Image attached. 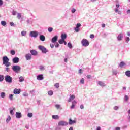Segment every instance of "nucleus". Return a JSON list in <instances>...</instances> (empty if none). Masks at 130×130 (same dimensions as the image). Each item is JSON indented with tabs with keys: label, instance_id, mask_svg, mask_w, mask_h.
Here are the masks:
<instances>
[{
	"label": "nucleus",
	"instance_id": "ddd939ff",
	"mask_svg": "<svg viewBox=\"0 0 130 130\" xmlns=\"http://www.w3.org/2000/svg\"><path fill=\"white\" fill-rule=\"evenodd\" d=\"M37 79L38 80H43L44 79L43 74H39L37 76Z\"/></svg>",
	"mask_w": 130,
	"mask_h": 130
},
{
	"label": "nucleus",
	"instance_id": "c03bdc74",
	"mask_svg": "<svg viewBox=\"0 0 130 130\" xmlns=\"http://www.w3.org/2000/svg\"><path fill=\"white\" fill-rule=\"evenodd\" d=\"M55 46L56 47V48H58V47H59L60 45H59V43H58V42H56V43L55 44Z\"/></svg>",
	"mask_w": 130,
	"mask_h": 130
},
{
	"label": "nucleus",
	"instance_id": "2eb2a0df",
	"mask_svg": "<svg viewBox=\"0 0 130 130\" xmlns=\"http://www.w3.org/2000/svg\"><path fill=\"white\" fill-rule=\"evenodd\" d=\"M21 92V89H17V88H15L14 90V94H20Z\"/></svg>",
	"mask_w": 130,
	"mask_h": 130
},
{
	"label": "nucleus",
	"instance_id": "4c0bfd02",
	"mask_svg": "<svg viewBox=\"0 0 130 130\" xmlns=\"http://www.w3.org/2000/svg\"><path fill=\"white\" fill-rule=\"evenodd\" d=\"M14 94H9V99L10 101H13Z\"/></svg>",
	"mask_w": 130,
	"mask_h": 130
},
{
	"label": "nucleus",
	"instance_id": "a18cd8bd",
	"mask_svg": "<svg viewBox=\"0 0 130 130\" xmlns=\"http://www.w3.org/2000/svg\"><path fill=\"white\" fill-rule=\"evenodd\" d=\"M12 13L13 16H15L17 14V12L16 11H15L14 10H13L12 12Z\"/></svg>",
	"mask_w": 130,
	"mask_h": 130
},
{
	"label": "nucleus",
	"instance_id": "603ef678",
	"mask_svg": "<svg viewBox=\"0 0 130 130\" xmlns=\"http://www.w3.org/2000/svg\"><path fill=\"white\" fill-rule=\"evenodd\" d=\"M95 37L94 35H93V34H91V35H90V38H91V39H93Z\"/></svg>",
	"mask_w": 130,
	"mask_h": 130
},
{
	"label": "nucleus",
	"instance_id": "79ce46f5",
	"mask_svg": "<svg viewBox=\"0 0 130 130\" xmlns=\"http://www.w3.org/2000/svg\"><path fill=\"white\" fill-rule=\"evenodd\" d=\"M27 24H31L32 23V19H30L28 20H27L26 21Z\"/></svg>",
	"mask_w": 130,
	"mask_h": 130
},
{
	"label": "nucleus",
	"instance_id": "6e6552de",
	"mask_svg": "<svg viewBox=\"0 0 130 130\" xmlns=\"http://www.w3.org/2000/svg\"><path fill=\"white\" fill-rule=\"evenodd\" d=\"M58 36H57V35H55L51 39L52 43H55V44H56L57 41L58 40Z\"/></svg>",
	"mask_w": 130,
	"mask_h": 130
},
{
	"label": "nucleus",
	"instance_id": "a211bd4d",
	"mask_svg": "<svg viewBox=\"0 0 130 130\" xmlns=\"http://www.w3.org/2000/svg\"><path fill=\"white\" fill-rule=\"evenodd\" d=\"M39 39L41 41L44 42V41H45V36H44V35H40Z\"/></svg>",
	"mask_w": 130,
	"mask_h": 130
},
{
	"label": "nucleus",
	"instance_id": "72a5a7b5",
	"mask_svg": "<svg viewBox=\"0 0 130 130\" xmlns=\"http://www.w3.org/2000/svg\"><path fill=\"white\" fill-rule=\"evenodd\" d=\"M6 96L5 92H1V98H4Z\"/></svg>",
	"mask_w": 130,
	"mask_h": 130
},
{
	"label": "nucleus",
	"instance_id": "473e14b6",
	"mask_svg": "<svg viewBox=\"0 0 130 130\" xmlns=\"http://www.w3.org/2000/svg\"><path fill=\"white\" fill-rule=\"evenodd\" d=\"M124 65H125V62L122 61L120 62V64H119L120 67H123V66H124Z\"/></svg>",
	"mask_w": 130,
	"mask_h": 130
},
{
	"label": "nucleus",
	"instance_id": "ea45409f",
	"mask_svg": "<svg viewBox=\"0 0 130 130\" xmlns=\"http://www.w3.org/2000/svg\"><path fill=\"white\" fill-rule=\"evenodd\" d=\"M48 31L49 33H51V32H52V31H53V28H51L50 27L49 28H48Z\"/></svg>",
	"mask_w": 130,
	"mask_h": 130
},
{
	"label": "nucleus",
	"instance_id": "20e7f679",
	"mask_svg": "<svg viewBox=\"0 0 130 130\" xmlns=\"http://www.w3.org/2000/svg\"><path fill=\"white\" fill-rule=\"evenodd\" d=\"M5 80L6 82L8 83H12L13 82V78L10 75H5Z\"/></svg>",
	"mask_w": 130,
	"mask_h": 130
},
{
	"label": "nucleus",
	"instance_id": "412c9836",
	"mask_svg": "<svg viewBox=\"0 0 130 130\" xmlns=\"http://www.w3.org/2000/svg\"><path fill=\"white\" fill-rule=\"evenodd\" d=\"M58 43L59 44H63L62 34H61V39L58 40Z\"/></svg>",
	"mask_w": 130,
	"mask_h": 130
},
{
	"label": "nucleus",
	"instance_id": "5701e85b",
	"mask_svg": "<svg viewBox=\"0 0 130 130\" xmlns=\"http://www.w3.org/2000/svg\"><path fill=\"white\" fill-rule=\"evenodd\" d=\"M52 118H53L54 119H59V116L57 114H56V115H52Z\"/></svg>",
	"mask_w": 130,
	"mask_h": 130
},
{
	"label": "nucleus",
	"instance_id": "680f3d73",
	"mask_svg": "<svg viewBox=\"0 0 130 130\" xmlns=\"http://www.w3.org/2000/svg\"><path fill=\"white\" fill-rule=\"evenodd\" d=\"M115 130H120V126H117L116 127H115Z\"/></svg>",
	"mask_w": 130,
	"mask_h": 130
},
{
	"label": "nucleus",
	"instance_id": "5fc2aeb1",
	"mask_svg": "<svg viewBox=\"0 0 130 130\" xmlns=\"http://www.w3.org/2000/svg\"><path fill=\"white\" fill-rule=\"evenodd\" d=\"M10 26H11V27H13L14 26H15V24L14 23H13L12 22H11L10 23Z\"/></svg>",
	"mask_w": 130,
	"mask_h": 130
},
{
	"label": "nucleus",
	"instance_id": "c9c22d12",
	"mask_svg": "<svg viewBox=\"0 0 130 130\" xmlns=\"http://www.w3.org/2000/svg\"><path fill=\"white\" fill-rule=\"evenodd\" d=\"M10 54H11V55H15L16 52H15V50H11Z\"/></svg>",
	"mask_w": 130,
	"mask_h": 130
},
{
	"label": "nucleus",
	"instance_id": "393cba45",
	"mask_svg": "<svg viewBox=\"0 0 130 130\" xmlns=\"http://www.w3.org/2000/svg\"><path fill=\"white\" fill-rule=\"evenodd\" d=\"M68 47H69L70 49H72V48H73V45L71 42H69V43H68Z\"/></svg>",
	"mask_w": 130,
	"mask_h": 130
},
{
	"label": "nucleus",
	"instance_id": "13d9d810",
	"mask_svg": "<svg viewBox=\"0 0 130 130\" xmlns=\"http://www.w3.org/2000/svg\"><path fill=\"white\" fill-rule=\"evenodd\" d=\"M55 107L58 109V108H60V105H55Z\"/></svg>",
	"mask_w": 130,
	"mask_h": 130
},
{
	"label": "nucleus",
	"instance_id": "1a4fd4ad",
	"mask_svg": "<svg viewBox=\"0 0 130 130\" xmlns=\"http://www.w3.org/2000/svg\"><path fill=\"white\" fill-rule=\"evenodd\" d=\"M30 53H31V55L32 56V55L33 56H37L38 54V52H37V51H36V50H30Z\"/></svg>",
	"mask_w": 130,
	"mask_h": 130
},
{
	"label": "nucleus",
	"instance_id": "f704fd0d",
	"mask_svg": "<svg viewBox=\"0 0 130 130\" xmlns=\"http://www.w3.org/2000/svg\"><path fill=\"white\" fill-rule=\"evenodd\" d=\"M48 94L51 96L53 95V91H52V90H49V91H48Z\"/></svg>",
	"mask_w": 130,
	"mask_h": 130
},
{
	"label": "nucleus",
	"instance_id": "f03ea898",
	"mask_svg": "<svg viewBox=\"0 0 130 130\" xmlns=\"http://www.w3.org/2000/svg\"><path fill=\"white\" fill-rule=\"evenodd\" d=\"M38 49L40 51H42V53H43V54H46L47 52H49L48 50L45 48V46H43L42 45H39L38 46Z\"/></svg>",
	"mask_w": 130,
	"mask_h": 130
},
{
	"label": "nucleus",
	"instance_id": "4468645a",
	"mask_svg": "<svg viewBox=\"0 0 130 130\" xmlns=\"http://www.w3.org/2000/svg\"><path fill=\"white\" fill-rule=\"evenodd\" d=\"M77 121L75 119H72V118H69V124L72 125L74 123H76Z\"/></svg>",
	"mask_w": 130,
	"mask_h": 130
},
{
	"label": "nucleus",
	"instance_id": "9d476101",
	"mask_svg": "<svg viewBox=\"0 0 130 130\" xmlns=\"http://www.w3.org/2000/svg\"><path fill=\"white\" fill-rule=\"evenodd\" d=\"M19 60L20 59L19 58H18V57H14L12 59L13 62L14 63H19Z\"/></svg>",
	"mask_w": 130,
	"mask_h": 130
},
{
	"label": "nucleus",
	"instance_id": "bf43d9fd",
	"mask_svg": "<svg viewBox=\"0 0 130 130\" xmlns=\"http://www.w3.org/2000/svg\"><path fill=\"white\" fill-rule=\"evenodd\" d=\"M91 75H87V78H88V79H91Z\"/></svg>",
	"mask_w": 130,
	"mask_h": 130
},
{
	"label": "nucleus",
	"instance_id": "cd10ccee",
	"mask_svg": "<svg viewBox=\"0 0 130 130\" xmlns=\"http://www.w3.org/2000/svg\"><path fill=\"white\" fill-rule=\"evenodd\" d=\"M4 79H5L4 75H0V82H2V81H3Z\"/></svg>",
	"mask_w": 130,
	"mask_h": 130
},
{
	"label": "nucleus",
	"instance_id": "864d4df0",
	"mask_svg": "<svg viewBox=\"0 0 130 130\" xmlns=\"http://www.w3.org/2000/svg\"><path fill=\"white\" fill-rule=\"evenodd\" d=\"M71 12L73 14H74L76 12V9H72L71 10Z\"/></svg>",
	"mask_w": 130,
	"mask_h": 130
},
{
	"label": "nucleus",
	"instance_id": "7c9ffc66",
	"mask_svg": "<svg viewBox=\"0 0 130 130\" xmlns=\"http://www.w3.org/2000/svg\"><path fill=\"white\" fill-rule=\"evenodd\" d=\"M125 40L126 43H128L130 41L129 37H125Z\"/></svg>",
	"mask_w": 130,
	"mask_h": 130
},
{
	"label": "nucleus",
	"instance_id": "2f4dec72",
	"mask_svg": "<svg viewBox=\"0 0 130 130\" xmlns=\"http://www.w3.org/2000/svg\"><path fill=\"white\" fill-rule=\"evenodd\" d=\"M27 116H28V117H32V116H33V113H32V112H28V113H27Z\"/></svg>",
	"mask_w": 130,
	"mask_h": 130
},
{
	"label": "nucleus",
	"instance_id": "9b49d317",
	"mask_svg": "<svg viewBox=\"0 0 130 130\" xmlns=\"http://www.w3.org/2000/svg\"><path fill=\"white\" fill-rule=\"evenodd\" d=\"M123 38V34H122V32H120L119 35H118V36L117 37V39L118 41H121Z\"/></svg>",
	"mask_w": 130,
	"mask_h": 130
},
{
	"label": "nucleus",
	"instance_id": "774afa93",
	"mask_svg": "<svg viewBox=\"0 0 130 130\" xmlns=\"http://www.w3.org/2000/svg\"><path fill=\"white\" fill-rule=\"evenodd\" d=\"M69 130H74V127L73 126H71L70 128H69Z\"/></svg>",
	"mask_w": 130,
	"mask_h": 130
},
{
	"label": "nucleus",
	"instance_id": "58836bf2",
	"mask_svg": "<svg viewBox=\"0 0 130 130\" xmlns=\"http://www.w3.org/2000/svg\"><path fill=\"white\" fill-rule=\"evenodd\" d=\"M11 117L10 115H8V118H6V122H9L10 121V120H11Z\"/></svg>",
	"mask_w": 130,
	"mask_h": 130
},
{
	"label": "nucleus",
	"instance_id": "69168bd1",
	"mask_svg": "<svg viewBox=\"0 0 130 130\" xmlns=\"http://www.w3.org/2000/svg\"><path fill=\"white\" fill-rule=\"evenodd\" d=\"M50 47H51V48H54V44H53V43L50 44Z\"/></svg>",
	"mask_w": 130,
	"mask_h": 130
},
{
	"label": "nucleus",
	"instance_id": "e2e57ef3",
	"mask_svg": "<svg viewBox=\"0 0 130 130\" xmlns=\"http://www.w3.org/2000/svg\"><path fill=\"white\" fill-rule=\"evenodd\" d=\"M78 28L80 29V27H81L82 25L81 24H77Z\"/></svg>",
	"mask_w": 130,
	"mask_h": 130
},
{
	"label": "nucleus",
	"instance_id": "f8f14e48",
	"mask_svg": "<svg viewBox=\"0 0 130 130\" xmlns=\"http://www.w3.org/2000/svg\"><path fill=\"white\" fill-rule=\"evenodd\" d=\"M25 58L26 60H31L32 59V56L31 53H28L25 55Z\"/></svg>",
	"mask_w": 130,
	"mask_h": 130
},
{
	"label": "nucleus",
	"instance_id": "4d7b16f0",
	"mask_svg": "<svg viewBox=\"0 0 130 130\" xmlns=\"http://www.w3.org/2000/svg\"><path fill=\"white\" fill-rule=\"evenodd\" d=\"M114 109H115V110H118V109H119V107H118V106H115V107H114Z\"/></svg>",
	"mask_w": 130,
	"mask_h": 130
},
{
	"label": "nucleus",
	"instance_id": "de8ad7c7",
	"mask_svg": "<svg viewBox=\"0 0 130 130\" xmlns=\"http://www.w3.org/2000/svg\"><path fill=\"white\" fill-rule=\"evenodd\" d=\"M6 70L7 71V72H9V71H10V68H9V66H6Z\"/></svg>",
	"mask_w": 130,
	"mask_h": 130
},
{
	"label": "nucleus",
	"instance_id": "6ab92c4d",
	"mask_svg": "<svg viewBox=\"0 0 130 130\" xmlns=\"http://www.w3.org/2000/svg\"><path fill=\"white\" fill-rule=\"evenodd\" d=\"M62 36L63 43L64 42V40L67 38V35L66 32H62Z\"/></svg>",
	"mask_w": 130,
	"mask_h": 130
},
{
	"label": "nucleus",
	"instance_id": "aec40b11",
	"mask_svg": "<svg viewBox=\"0 0 130 130\" xmlns=\"http://www.w3.org/2000/svg\"><path fill=\"white\" fill-rule=\"evenodd\" d=\"M98 84L100 86H102V87L106 86V84L105 82H103V81H98Z\"/></svg>",
	"mask_w": 130,
	"mask_h": 130
},
{
	"label": "nucleus",
	"instance_id": "e433bc0d",
	"mask_svg": "<svg viewBox=\"0 0 130 130\" xmlns=\"http://www.w3.org/2000/svg\"><path fill=\"white\" fill-rule=\"evenodd\" d=\"M22 17V15L21 13H18L17 15V18L20 20Z\"/></svg>",
	"mask_w": 130,
	"mask_h": 130
},
{
	"label": "nucleus",
	"instance_id": "7ed1b4c3",
	"mask_svg": "<svg viewBox=\"0 0 130 130\" xmlns=\"http://www.w3.org/2000/svg\"><path fill=\"white\" fill-rule=\"evenodd\" d=\"M21 68L19 65H13L12 66V70L16 73H19Z\"/></svg>",
	"mask_w": 130,
	"mask_h": 130
},
{
	"label": "nucleus",
	"instance_id": "09e8293b",
	"mask_svg": "<svg viewBox=\"0 0 130 130\" xmlns=\"http://www.w3.org/2000/svg\"><path fill=\"white\" fill-rule=\"evenodd\" d=\"M55 87H56V88H59V83H56L55 84Z\"/></svg>",
	"mask_w": 130,
	"mask_h": 130
},
{
	"label": "nucleus",
	"instance_id": "6e6d98bb",
	"mask_svg": "<svg viewBox=\"0 0 130 130\" xmlns=\"http://www.w3.org/2000/svg\"><path fill=\"white\" fill-rule=\"evenodd\" d=\"M3 4H4L3 1V0H0V7L3 6Z\"/></svg>",
	"mask_w": 130,
	"mask_h": 130
},
{
	"label": "nucleus",
	"instance_id": "f257e3e1",
	"mask_svg": "<svg viewBox=\"0 0 130 130\" xmlns=\"http://www.w3.org/2000/svg\"><path fill=\"white\" fill-rule=\"evenodd\" d=\"M2 61L3 65L5 66H11V63L9 62V59L7 56H4L2 57Z\"/></svg>",
	"mask_w": 130,
	"mask_h": 130
},
{
	"label": "nucleus",
	"instance_id": "49530a36",
	"mask_svg": "<svg viewBox=\"0 0 130 130\" xmlns=\"http://www.w3.org/2000/svg\"><path fill=\"white\" fill-rule=\"evenodd\" d=\"M39 69L40 70H43L44 69V66H43V65H40L39 66Z\"/></svg>",
	"mask_w": 130,
	"mask_h": 130
},
{
	"label": "nucleus",
	"instance_id": "a19ab883",
	"mask_svg": "<svg viewBox=\"0 0 130 130\" xmlns=\"http://www.w3.org/2000/svg\"><path fill=\"white\" fill-rule=\"evenodd\" d=\"M84 82H85L84 78H81V79L80 80V83H81V84H84Z\"/></svg>",
	"mask_w": 130,
	"mask_h": 130
},
{
	"label": "nucleus",
	"instance_id": "bb28decb",
	"mask_svg": "<svg viewBox=\"0 0 130 130\" xmlns=\"http://www.w3.org/2000/svg\"><path fill=\"white\" fill-rule=\"evenodd\" d=\"M26 34H27V32L26 30H22L21 31L22 36H26Z\"/></svg>",
	"mask_w": 130,
	"mask_h": 130
},
{
	"label": "nucleus",
	"instance_id": "39448f33",
	"mask_svg": "<svg viewBox=\"0 0 130 130\" xmlns=\"http://www.w3.org/2000/svg\"><path fill=\"white\" fill-rule=\"evenodd\" d=\"M39 35L38 31L37 30H32V31H30L29 33V36L30 37L33 38H37Z\"/></svg>",
	"mask_w": 130,
	"mask_h": 130
},
{
	"label": "nucleus",
	"instance_id": "8fccbe9b",
	"mask_svg": "<svg viewBox=\"0 0 130 130\" xmlns=\"http://www.w3.org/2000/svg\"><path fill=\"white\" fill-rule=\"evenodd\" d=\"M128 99H129V98H128V96H127V95L124 96V100L126 101V102L127 101H128Z\"/></svg>",
	"mask_w": 130,
	"mask_h": 130
},
{
	"label": "nucleus",
	"instance_id": "a878e982",
	"mask_svg": "<svg viewBox=\"0 0 130 130\" xmlns=\"http://www.w3.org/2000/svg\"><path fill=\"white\" fill-rule=\"evenodd\" d=\"M24 77H23V76H20L19 78V81L20 82H23V81H24Z\"/></svg>",
	"mask_w": 130,
	"mask_h": 130
},
{
	"label": "nucleus",
	"instance_id": "3c124183",
	"mask_svg": "<svg viewBox=\"0 0 130 130\" xmlns=\"http://www.w3.org/2000/svg\"><path fill=\"white\" fill-rule=\"evenodd\" d=\"M10 112V114H11L12 115H13L15 113L14 110H11Z\"/></svg>",
	"mask_w": 130,
	"mask_h": 130
},
{
	"label": "nucleus",
	"instance_id": "c756f323",
	"mask_svg": "<svg viewBox=\"0 0 130 130\" xmlns=\"http://www.w3.org/2000/svg\"><path fill=\"white\" fill-rule=\"evenodd\" d=\"M75 32H79L80 29L78 28V24H77L76 27L74 28Z\"/></svg>",
	"mask_w": 130,
	"mask_h": 130
},
{
	"label": "nucleus",
	"instance_id": "37998d69",
	"mask_svg": "<svg viewBox=\"0 0 130 130\" xmlns=\"http://www.w3.org/2000/svg\"><path fill=\"white\" fill-rule=\"evenodd\" d=\"M117 73H118L117 70H113V74L114 75H117Z\"/></svg>",
	"mask_w": 130,
	"mask_h": 130
},
{
	"label": "nucleus",
	"instance_id": "b1692460",
	"mask_svg": "<svg viewBox=\"0 0 130 130\" xmlns=\"http://www.w3.org/2000/svg\"><path fill=\"white\" fill-rule=\"evenodd\" d=\"M125 75L128 77H130V70H127V71H126Z\"/></svg>",
	"mask_w": 130,
	"mask_h": 130
},
{
	"label": "nucleus",
	"instance_id": "052dcab7",
	"mask_svg": "<svg viewBox=\"0 0 130 130\" xmlns=\"http://www.w3.org/2000/svg\"><path fill=\"white\" fill-rule=\"evenodd\" d=\"M23 96H28V93H26V92H24L23 94Z\"/></svg>",
	"mask_w": 130,
	"mask_h": 130
},
{
	"label": "nucleus",
	"instance_id": "0e129e2a",
	"mask_svg": "<svg viewBox=\"0 0 130 130\" xmlns=\"http://www.w3.org/2000/svg\"><path fill=\"white\" fill-rule=\"evenodd\" d=\"M80 108L81 109H83V108H84V107L83 105H80Z\"/></svg>",
	"mask_w": 130,
	"mask_h": 130
},
{
	"label": "nucleus",
	"instance_id": "0eeeda50",
	"mask_svg": "<svg viewBox=\"0 0 130 130\" xmlns=\"http://www.w3.org/2000/svg\"><path fill=\"white\" fill-rule=\"evenodd\" d=\"M68 122H67V121H65L64 120H60L58 122V125H61L62 126L64 125H68Z\"/></svg>",
	"mask_w": 130,
	"mask_h": 130
},
{
	"label": "nucleus",
	"instance_id": "c85d7f7f",
	"mask_svg": "<svg viewBox=\"0 0 130 130\" xmlns=\"http://www.w3.org/2000/svg\"><path fill=\"white\" fill-rule=\"evenodd\" d=\"M1 24L3 26H5L7 25L6 21H2Z\"/></svg>",
	"mask_w": 130,
	"mask_h": 130
},
{
	"label": "nucleus",
	"instance_id": "423d86ee",
	"mask_svg": "<svg viewBox=\"0 0 130 130\" xmlns=\"http://www.w3.org/2000/svg\"><path fill=\"white\" fill-rule=\"evenodd\" d=\"M81 44L82 46H84V47H87V46H89V42L87 39H83L81 40Z\"/></svg>",
	"mask_w": 130,
	"mask_h": 130
},
{
	"label": "nucleus",
	"instance_id": "4be33fe9",
	"mask_svg": "<svg viewBox=\"0 0 130 130\" xmlns=\"http://www.w3.org/2000/svg\"><path fill=\"white\" fill-rule=\"evenodd\" d=\"M76 103H77V102L76 101H73V102H72V106L71 107V108H75Z\"/></svg>",
	"mask_w": 130,
	"mask_h": 130
},
{
	"label": "nucleus",
	"instance_id": "f3484780",
	"mask_svg": "<svg viewBox=\"0 0 130 130\" xmlns=\"http://www.w3.org/2000/svg\"><path fill=\"white\" fill-rule=\"evenodd\" d=\"M75 95H71V94H70V98L68 100V102H72V101H74V100H75Z\"/></svg>",
	"mask_w": 130,
	"mask_h": 130
},
{
	"label": "nucleus",
	"instance_id": "338daca9",
	"mask_svg": "<svg viewBox=\"0 0 130 130\" xmlns=\"http://www.w3.org/2000/svg\"><path fill=\"white\" fill-rule=\"evenodd\" d=\"M96 130H101V126H98V127H96Z\"/></svg>",
	"mask_w": 130,
	"mask_h": 130
},
{
	"label": "nucleus",
	"instance_id": "dca6fc26",
	"mask_svg": "<svg viewBox=\"0 0 130 130\" xmlns=\"http://www.w3.org/2000/svg\"><path fill=\"white\" fill-rule=\"evenodd\" d=\"M15 115L17 118H21V117H22V116L21 112H16Z\"/></svg>",
	"mask_w": 130,
	"mask_h": 130
}]
</instances>
